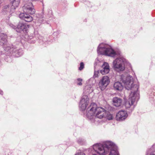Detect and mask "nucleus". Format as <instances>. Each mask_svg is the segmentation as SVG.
Instances as JSON below:
<instances>
[{
    "label": "nucleus",
    "instance_id": "f257e3e1",
    "mask_svg": "<svg viewBox=\"0 0 155 155\" xmlns=\"http://www.w3.org/2000/svg\"><path fill=\"white\" fill-rule=\"evenodd\" d=\"M120 79L124 84L126 89L132 90V91L129 95L128 101L125 104L126 108L127 109L130 108V111H132L134 109L135 102L138 101L139 98V91H138L139 86L136 84L133 85V78L130 75H122L121 76Z\"/></svg>",
    "mask_w": 155,
    "mask_h": 155
},
{
    "label": "nucleus",
    "instance_id": "f03ea898",
    "mask_svg": "<svg viewBox=\"0 0 155 155\" xmlns=\"http://www.w3.org/2000/svg\"><path fill=\"white\" fill-rule=\"evenodd\" d=\"M86 116L91 123L97 122L98 121L97 120L98 118L101 119L103 117L109 120L113 119L112 114L102 107H97L96 104L94 103H91L87 108Z\"/></svg>",
    "mask_w": 155,
    "mask_h": 155
},
{
    "label": "nucleus",
    "instance_id": "7ed1b4c3",
    "mask_svg": "<svg viewBox=\"0 0 155 155\" xmlns=\"http://www.w3.org/2000/svg\"><path fill=\"white\" fill-rule=\"evenodd\" d=\"M93 149L99 155H105L109 152V155H119L117 146L110 141H106L102 144H95L93 145Z\"/></svg>",
    "mask_w": 155,
    "mask_h": 155
},
{
    "label": "nucleus",
    "instance_id": "20e7f679",
    "mask_svg": "<svg viewBox=\"0 0 155 155\" xmlns=\"http://www.w3.org/2000/svg\"><path fill=\"white\" fill-rule=\"evenodd\" d=\"M23 9L24 13H22L19 15V17L27 22H30L33 20L31 16L26 13L33 14L35 12V10L31 2L25 4L23 7Z\"/></svg>",
    "mask_w": 155,
    "mask_h": 155
},
{
    "label": "nucleus",
    "instance_id": "39448f33",
    "mask_svg": "<svg viewBox=\"0 0 155 155\" xmlns=\"http://www.w3.org/2000/svg\"><path fill=\"white\" fill-rule=\"evenodd\" d=\"M97 52L98 54L112 57H115L120 55V52L115 51L110 45L103 43L99 45L97 48Z\"/></svg>",
    "mask_w": 155,
    "mask_h": 155
},
{
    "label": "nucleus",
    "instance_id": "423d86ee",
    "mask_svg": "<svg viewBox=\"0 0 155 155\" xmlns=\"http://www.w3.org/2000/svg\"><path fill=\"white\" fill-rule=\"evenodd\" d=\"M125 59L123 57L117 58L113 62V68L114 70L119 72L124 70Z\"/></svg>",
    "mask_w": 155,
    "mask_h": 155
},
{
    "label": "nucleus",
    "instance_id": "0eeeda50",
    "mask_svg": "<svg viewBox=\"0 0 155 155\" xmlns=\"http://www.w3.org/2000/svg\"><path fill=\"white\" fill-rule=\"evenodd\" d=\"M8 25L10 27L15 29L17 32H19L22 31L24 32H26L29 28L28 25L21 22L18 23L17 26L11 23H8Z\"/></svg>",
    "mask_w": 155,
    "mask_h": 155
},
{
    "label": "nucleus",
    "instance_id": "6e6552de",
    "mask_svg": "<svg viewBox=\"0 0 155 155\" xmlns=\"http://www.w3.org/2000/svg\"><path fill=\"white\" fill-rule=\"evenodd\" d=\"M5 50L8 51L11 54H14L16 57H18L22 55L23 51L21 49H18L13 45H8L5 48Z\"/></svg>",
    "mask_w": 155,
    "mask_h": 155
},
{
    "label": "nucleus",
    "instance_id": "1a4fd4ad",
    "mask_svg": "<svg viewBox=\"0 0 155 155\" xmlns=\"http://www.w3.org/2000/svg\"><path fill=\"white\" fill-rule=\"evenodd\" d=\"M89 98L87 95H84L82 97L79 104L80 109L81 110H85L89 102Z\"/></svg>",
    "mask_w": 155,
    "mask_h": 155
},
{
    "label": "nucleus",
    "instance_id": "9d476101",
    "mask_svg": "<svg viewBox=\"0 0 155 155\" xmlns=\"http://www.w3.org/2000/svg\"><path fill=\"white\" fill-rule=\"evenodd\" d=\"M110 82L109 77L107 76H104L102 78L99 82V87L102 90L105 89Z\"/></svg>",
    "mask_w": 155,
    "mask_h": 155
},
{
    "label": "nucleus",
    "instance_id": "9b49d317",
    "mask_svg": "<svg viewBox=\"0 0 155 155\" xmlns=\"http://www.w3.org/2000/svg\"><path fill=\"white\" fill-rule=\"evenodd\" d=\"M128 114L126 111L120 110L116 114V120L119 121H122L125 120L127 117Z\"/></svg>",
    "mask_w": 155,
    "mask_h": 155
},
{
    "label": "nucleus",
    "instance_id": "f8f14e48",
    "mask_svg": "<svg viewBox=\"0 0 155 155\" xmlns=\"http://www.w3.org/2000/svg\"><path fill=\"white\" fill-rule=\"evenodd\" d=\"M122 102V99L118 97H114L113 99V105L117 107H118L120 106Z\"/></svg>",
    "mask_w": 155,
    "mask_h": 155
},
{
    "label": "nucleus",
    "instance_id": "ddd939ff",
    "mask_svg": "<svg viewBox=\"0 0 155 155\" xmlns=\"http://www.w3.org/2000/svg\"><path fill=\"white\" fill-rule=\"evenodd\" d=\"M0 37H1L0 44L1 45H5L7 42V35L3 33H1L0 34Z\"/></svg>",
    "mask_w": 155,
    "mask_h": 155
},
{
    "label": "nucleus",
    "instance_id": "4468645a",
    "mask_svg": "<svg viewBox=\"0 0 155 155\" xmlns=\"http://www.w3.org/2000/svg\"><path fill=\"white\" fill-rule=\"evenodd\" d=\"M114 87L115 90L120 91L123 89V86L121 83L119 82H115L114 84Z\"/></svg>",
    "mask_w": 155,
    "mask_h": 155
},
{
    "label": "nucleus",
    "instance_id": "2eb2a0df",
    "mask_svg": "<svg viewBox=\"0 0 155 155\" xmlns=\"http://www.w3.org/2000/svg\"><path fill=\"white\" fill-rule=\"evenodd\" d=\"M43 14V13H42V14H36V17L37 18L36 20L39 23H41L44 22V17Z\"/></svg>",
    "mask_w": 155,
    "mask_h": 155
},
{
    "label": "nucleus",
    "instance_id": "dca6fc26",
    "mask_svg": "<svg viewBox=\"0 0 155 155\" xmlns=\"http://www.w3.org/2000/svg\"><path fill=\"white\" fill-rule=\"evenodd\" d=\"M93 88L87 85L85 87L84 91V93L87 94L93 92Z\"/></svg>",
    "mask_w": 155,
    "mask_h": 155
},
{
    "label": "nucleus",
    "instance_id": "f3484780",
    "mask_svg": "<svg viewBox=\"0 0 155 155\" xmlns=\"http://www.w3.org/2000/svg\"><path fill=\"white\" fill-rule=\"evenodd\" d=\"M2 12L3 14L5 15L8 14V13H11V12L8 5H5L3 9Z\"/></svg>",
    "mask_w": 155,
    "mask_h": 155
},
{
    "label": "nucleus",
    "instance_id": "a211bd4d",
    "mask_svg": "<svg viewBox=\"0 0 155 155\" xmlns=\"http://www.w3.org/2000/svg\"><path fill=\"white\" fill-rule=\"evenodd\" d=\"M20 0H14L12 2V8H14L13 10H14L19 5Z\"/></svg>",
    "mask_w": 155,
    "mask_h": 155
},
{
    "label": "nucleus",
    "instance_id": "6ab92c4d",
    "mask_svg": "<svg viewBox=\"0 0 155 155\" xmlns=\"http://www.w3.org/2000/svg\"><path fill=\"white\" fill-rule=\"evenodd\" d=\"M110 71L109 68H106L105 69H102L101 70L100 72L102 74H106L108 73Z\"/></svg>",
    "mask_w": 155,
    "mask_h": 155
},
{
    "label": "nucleus",
    "instance_id": "aec40b11",
    "mask_svg": "<svg viewBox=\"0 0 155 155\" xmlns=\"http://www.w3.org/2000/svg\"><path fill=\"white\" fill-rule=\"evenodd\" d=\"M102 69H105L106 68H109V66L108 63L107 62H104L102 66Z\"/></svg>",
    "mask_w": 155,
    "mask_h": 155
},
{
    "label": "nucleus",
    "instance_id": "412c9836",
    "mask_svg": "<svg viewBox=\"0 0 155 155\" xmlns=\"http://www.w3.org/2000/svg\"><path fill=\"white\" fill-rule=\"evenodd\" d=\"M148 152H154L155 153V143L152 146Z\"/></svg>",
    "mask_w": 155,
    "mask_h": 155
},
{
    "label": "nucleus",
    "instance_id": "4be33fe9",
    "mask_svg": "<svg viewBox=\"0 0 155 155\" xmlns=\"http://www.w3.org/2000/svg\"><path fill=\"white\" fill-rule=\"evenodd\" d=\"M99 73V70H97L96 71L95 69H94V73L93 77L94 78H96L98 77V74Z\"/></svg>",
    "mask_w": 155,
    "mask_h": 155
},
{
    "label": "nucleus",
    "instance_id": "5701e85b",
    "mask_svg": "<svg viewBox=\"0 0 155 155\" xmlns=\"http://www.w3.org/2000/svg\"><path fill=\"white\" fill-rule=\"evenodd\" d=\"M84 68V64L83 62H81L80 64V66L79 68V70L81 71Z\"/></svg>",
    "mask_w": 155,
    "mask_h": 155
},
{
    "label": "nucleus",
    "instance_id": "b1692460",
    "mask_svg": "<svg viewBox=\"0 0 155 155\" xmlns=\"http://www.w3.org/2000/svg\"><path fill=\"white\" fill-rule=\"evenodd\" d=\"M77 81L78 82L77 84V85L80 86L81 85H82V83H81L82 81V79L79 78L77 79Z\"/></svg>",
    "mask_w": 155,
    "mask_h": 155
},
{
    "label": "nucleus",
    "instance_id": "393cba45",
    "mask_svg": "<svg viewBox=\"0 0 155 155\" xmlns=\"http://www.w3.org/2000/svg\"><path fill=\"white\" fill-rule=\"evenodd\" d=\"M146 155H155V153L154 152H148L147 153Z\"/></svg>",
    "mask_w": 155,
    "mask_h": 155
},
{
    "label": "nucleus",
    "instance_id": "a878e982",
    "mask_svg": "<svg viewBox=\"0 0 155 155\" xmlns=\"http://www.w3.org/2000/svg\"><path fill=\"white\" fill-rule=\"evenodd\" d=\"M75 155H85V154L83 152H80L76 153Z\"/></svg>",
    "mask_w": 155,
    "mask_h": 155
},
{
    "label": "nucleus",
    "instance_id": "bb28decb",
    "mask_svg": "<svg viewBox=\"0 0 155 155\" xmlns=\"http://www.w3.org/2000/svg\"><path fill=\"white\" fill-rule=\"evenodd\" d=\"M80 141H79V140H78V142L79 143H80L81 144V142H82V139H80Z\"/></svg>",
    "mask_w": 155,
    "mask_h": 155
},
{
    "label": "nucleus",
    "instance_id": "cd10ccee",
    "mask_svg": "<svg viewBox=\"0 0 155 155\" xmlns=\"http://www.w3.org/2000/svg\"><path fill=\"white\" fill-rule=\"evenodd\" d=\"M3 94V92L0 89V94L2 95Z\"/></svg>",
    "mask_w": 155,
    "mask_h": 155
},
{
    "label": "nucleus",
    "instance_id": "c85d7f7f",
    "mask_svg": "<svg viewBox=\"0 0 155 155\" xmlns=\"http://www.w3.org/2000/svg\"><path fill=\"white\" fill-rule=\"evenodd\" d=\"M57 34V33L56 32H54V35H56Z\"/></svg>",
    "mask_w": 155,
    "mask_h": 155
},
{
    "label": "nucleus",
    "instance_id": "c756f323",
    "mask_svg": "<svg viewBox=\"0 0 155 155\" xmlns=\"http://www.w3.org/2000/svg\"><path fill=\"white\" fill-rule=\"evenodd\" d=\"M92 155H97L95 154H92Z\"/></svg>",
    "mask_w": 155,
    "mask_h": 155
}]
</instances>
